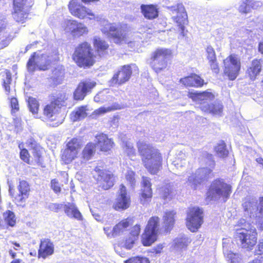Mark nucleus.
Returning <instances> with one entry per match:
<instances>
[{
	"label": "nucleus",
	"instance_id": "f257e3e1",
	"mask_svg": "<svg viewBox=\"0 0 263 263\" xmlns=\"http://www.w3.org/2000/svg\"><path fill=\"white\" fill-rule=\"evenodd\" d=\"M92 43L96 54L91 44L86 41L80 43L75 47L72 59L78 67L84 69L90 68L96 63L98 57L102 58L108 54L109 45L105 40L95 36Z\"/></svg>",
	"mask_w": 263,
	"mask_h": 263
},
{
	"label": "nucleus",
	"instance_id": "f03ea898",
	"mask_svg": "<svg viewBox=\"0 0 263 263\" xmlns=\"http://www.w3.org/2000/svg\"><path fill=\"white\" fill-rule=\"evenodd\" d=\"M144 166L152 175L157 174L161 169L162 156L158 149L152 145L140 142L137 145Z\"/></svg>",
	"mask_w": 263,
	"mask_h": 263
},
{
	"label": "nucleus",
	"instance_id": "7ed1b4c3",
	"mask_svg": "<svg viewBox=\"0 0 263 263\" xmlns=\"http://www.w3.org/2000/svg\"><path fill=\"white\" fill-rule=\"evenodd\" d=\"M67 100L65 93L51 95L50 101L43 108L42 113L38 118L43 121H52L60 111L61 107L64 105Z\"/></svg>",
	"mask_w": 263,
	"mask_h": 263
},
{
	"label": "nucleus",
	"instance_id": "20e7f679",
	"mask_svg": "<svg viewBox=\"0 0 263 263\" xmlns=\"http://www.w3.org/2000/svg\"><path fill=\"white\" fill-rule=\"evenodd\" d=\"M173 56L172 50L168 48H159L151 54L149 65L156 73L161 72L168 67V60Z\"/></svg>",
	"mask_w": 263,
	"mask_h": 263
},
{
	"label": "nucleus",
	"instance_id": "39448f33",
	"mask_svg": "<svg viewBox=\"0 0 263 263\" xmlns=\"http://www.w3.org/2000/svg\"><path fill=\"white\" fill-rule=\"evenodd\" d=\"M101 31L102 33L112 40L117 45L128 43V37L126 30L123 29L121 24L118 26L116 23L104 22L102 25Z\"/></svg>",
	"mask_w": 263,
	"mask_h": 263
},
{
	"label": "nucleus",
	"instance_id": "423d86ee",
	"mask_svg": "<svg viewBox=\"0 0 263 263\" xmlns=\"http://www.w3.org/2000/svg\"><path fill=\"white\" fill-rule=\"evenodd\" d=\"M160 219L157 216L149 218L141 236V241L144 247L151 246L158 239L160 233Z\"/></svg>",
	"mask_w": 263,
	"mask_h": 263
},
{
	"label": "nucleus",
	"instance_id": "0eeeda50",
	"mask_svg": "<svg viewBox=\"0 0 263 263\" xmlns=\"http://www.w3.org/2000/svg\"><path fill=\"white\" fill-rule=\"evenodd\" d=\"M234 238L242 248L251 250L256 244L257 232L255 228H240L236 231Z\"/></svg>",
	"mask_w": 263,
	"mask_h": 263
},
{
	"label": "nucleus",
	"instance_id": "6e6552de",
	"mask_svg": "<svg viewBox=\"0 0 263 263\" xmlns=\"http://www.w3.org/2000/svg\"><path fill=\"white\" fill-rule=\"evenodd\" d=\"M231 193V187L226 183L223 179L217 178L213 181L206 192L205 200L211 201L222 197L226 200Z\"/></svg>",
	"mask_w": 263,
	"mask_h": 263
},
{
	"label": "nucleus",
	"instance_id": "1a4fd4ad",
	"mask_svg": "<svg viewBox=\"0 0 263 263\" xmlns=\"http://www.w3.org/2000/svg\"><path fill=\"white\" fill-rule=\"evenodd\" d=\"M139 71V68L136 64L122 66L109 81V86H121L125 84L129 80L133 72L138 73Z\"/></svg>",
	"mask_w": 263,
	"mask_h": 263
},
{
	"label": "nucleus",
	"instance_id": "9d476101",
	"mask_svg": "<svg viewBox=\"0 0 263 263\" xmlns=\"http://www.w3.org/2000/svg\"><path fill=\"white\" fill-rule=\"evenodd\" d=\"M52 62L50 55L44 53L39 55L36 52H34L30 56L26 66L28 71L31 72L46 71L50 68Z\"/></svg>",
	"mask_w": 263,
	"mask_h": 263
},
{
	"label": "nucleus",
	"instance_id": "9b49d317",
	"mask_svg": "<svg viewBox=\"0 0 263 263\" xmlns=\"http://www.w3.org/2000/svg\"><path fill=\"white\" fill-rule=\"evenodd\" d=\"M185 224L192 232H196L203 223V210L199 206H190L186 212Z\"/></svg>",
	"mask_w": 263,
	"mask_h": 263
},
{
	"label": "nucleus",
	"instance_id": "f8f14e48",
	"mask_svg": "<svg viewBox=\"0 0 263 263\" xmlns=\"http://www.w3.org/2000/svg\"><path fill=\"white\" fill-rule=\"evenodd\" d=\"M223 74L231 81L235 80L241 69V61L238 55L231 54L223 60Z\"/></svg>",
	"mask_w": 263,
	"mask_h": 263
},
{
	"label": "nucleus",
	"instance_id": "ddd939ff",
	"mask_svg": "<svg viewBox=\"0 0 263 263\" xmlns=\"http://www.w3.org/2000/svg\"><path fill=\"white\" fill-rule=\"evenodd\" d=\"M94 171L96 173L94 178L98 187L103 190H107L114 185L115 176L109 170L101 169L100 166H97L95 167Z\"/></svg>",
	"mask_w": 263,
	"mask_h": 263
},
{
	"label": "nucleus",
	"instance_id": "4468645a",
	"mask_svg": "<svg viewBox=\"0 0 263 263\" xmlns=\"http://www.w3.org/2000/svg\"><path fill=\"white\" fill-rule=\"evenodd\" d=\"M17 189L18 191V194L15 193L14 189L10 188V196L17 205L24 207L30 195V185L26 180H22L19 181Z\"/></svg>",
	"mask_w": 263,
	"mask_h": 263
},
{
	"label": "nucleus",
	"instance_id": "2eb2a0df",
	"mask_svg": "<svg viewBox=\"0 0 263 263\" xmlns=\"http://www.w3.org/2000/svg\"><path fill=\"white\" fill-rule=\"evenodd\" d=\"M68 8L72 15L80 20L86 18L93 20L96 18L95 14L92 10L80 3L79 0H70Z\"/></svg>",
	"mask_w": 263,
	"mask_h": 263
},
{
	"label": "nucleus",
	"instance_id": "dca6fc26",
	"mask_svg": "<svg viewBox=\"0 0 263 263\" xmlns=\"http://www.w3.org/2000/svg\"><path fill=\"white\" fill-rule=\"evenodd\" d=\"M27 0H13L12 14L14 20L18 23L23 24L28 17L31 5H27Z\"/></svg>",
	"mask_w": 263,
	"mask_h": 263
},
{
	"label": "nucleus",
	"instance_id": "f3484780",
	"mask_svg": "<svg viewBox=\"0 0 263 263\" xmlns=\"http://www.w3.org/2000/svg\"><path fill=\"white\" fill-rule=\"evenodd\" d=\"M130 204L131 198L126 187L123 184H120L113 208L116 211H123L129 208Z\"/></svg>",
	"mask_w": 263,
	"mask_h": 263
},
{
	"label": "nucleus",
	"instance_id": "a211bd4d",
	"mask_svg": "<svg viewBox=\"0 0 263 263\" xmlns=\"http://www.w3.org/2000/svg\"><path fill=\"white\" fill-rule=\"evenodd\" d=\"M151 179L145 176L142 177L141 189L139 194V201L143 205H147L151 202L153 191Z\"/></svg>",
	"mask_w": 263,
	"mask_h": 263
},
{
	"label": "nucleus",
	"instance_id": "6ab92c4d",
	"mask_svg": "<svg viewBox=\"0 0 263 263\" xmlns=\"http://www.w3.org/2000/svg\"><path fill=\"white\" fill-rule=\"evenodd\" d=\"M133 218L128 217L119 221L114 226L112 230L109 227H106L104 228V230L108 237H115L122 234L133 224Z\"/></svg>",
	"mask_w": 263,
	"mask_h": 263
},
{
	"label": "nucleus",
	"instance_id": "aec40b11",
	"mask_svg": "<svg viewBox=\"0 0 263 263\" xmlns=\"http://www.w3.org/2000/svg\"><path fill=\"white\" fill-rule=\"evenodd\" d=\"M96 85V82L90 79L81 81L73 92L74 99L75 100H83L88 93L91 92Z\"/></svg>",
	"mask_w": 263,
	"mask_h": 263
},
{
	"label": "nucleus",
	"instance_id": "412c9836",
	"mask_svg": "<svg viewBox=\"0 0 263 263\" xmlns=\"http://www.w3.org/2000/svg\"><path fill=\"white\" fill-rule=\"evenodd\" d=\"M63 28L65 31L69 32L73 36L80 37L88 32L87 28L83 23L74 20L65 21Z\"/></svg>",
	"mask_w": 263,
	"mask_h": 263
},
{
	"label": "nucleus",
	"instance_id": "4be33fe9",
	"mask_svg": "<svg viewBox=\"0 0 263 263\" xmlns=\"http://www.w3.org/2000/svg\"><path fill=\"white\" fill-rule=\"evenodd\" d=\"M95 144L100 152L105 153H109L115 146L114 139L103 133H99L95 136Z\"/></svg>",
	"mask_w": 263,
	"mask_h": 263
},
{
	"label": "nucleus",
	"instance_id": "5701e85b",
	"mask_svg": "<svg viewBox=\"0 0 263 263\" xmlns=\"http://www.w3.org/2000/svg\"><path fill=\"white\" fill-rule=\"evenodd\" d=\"M262 69V60L261 59H253L250 65L247 67L245 77L250 82H254L258 79Z\"/></svg>",
	"mask_w": 263,
	"mask_h": 263
},
{
	"label": "nucleus",
	"instance_id": "b1692460",
	"mask_svg": "<svg viewBox=\"0 0 263 263\" xmlns=\"http://www.w3.org/2000/svg\"><path fill=\"white\" fill-rule=\"evenodd\" d=\"M141 231V226L139 223L135 224L131 228L123 240V246L125 249L130 250L134 247L139 239Z\"/></svg>",
	"mask_w": 263,
	"mask_h": 263
},
{
	"label": "nucleus",
	"instance_id": "393cba45",
	"mask_svg": "<svg viewBox=\"0 0 263 263\" xmlns=\"http://www.w3.org/2000/svg\"><path fill=\"white\" fill-rule=\"evenodd\" d=\"M179 82L186 87L201 88L206 84L204 79L195 73L181 78Z\"/></svg>",
	"mask_w": 263,
	"mask_h": 263
},
{
	"label": "nucleus",
	"instance_id": "a878e982",
	"mask_svg": "<svg viewBox=\"0 0 263 263\" xmlns=\"http://www.w3.org/2000/svg\"><path fill=\"white\" fill-rule=\"evenodd\" d=\"M177 213L174 210L166 211L162 217V233L169 234L173 230L176 222Z\"/></svg>",
	"mask_w": 263,
	"mask_h": 263
},
{
	"label": "nucleus",
	"instance_id": "bb28decb",
	"mask_svg": "<svg viewBox=\"0 0 263 263\" xmlns=\"http://www.w3.org/2000/svg\"><path fill=\"white\" fill-rule=\"evenodd\" d=\"M54 252L53 243L49 239L45 238L40 241L37 252L38 258L46 259L52 255Z\"/></svg>",
	"mask_w": 263,
	"mask_h": 263
},
{
	"label": "nucleus",
	"instance_id": "cd10ccee",
	"mask_svg": "<svg viewBox=\"0 0 263 263\" xmlns=\"http://www.w3.org/2000/svg\"><path fill=\"white\" fill-rule=\"evenodd\" d=\"M199 108L206 114H210L213 116H221L223 112V106L219 102L209 103L206 102L199 103Z\"/></svg>",
	"mask_w": 263,
	"mask_h": 263
},
{
	"label": "nucleus",
	"instance_id": "c85d7f7f",
	"mask_svg": "<svg viewBox=\"0 0 263 263\" xmlns=\"http://www.w3.org/2000/svg\"><path fill=\"white\" fill-rule=\"evenodd\" d=\"M141 12L145 18L147 20H154L159 15L157 6L153 4H142L140 6Z\"/></svg>",
	"mask_w": 263,
	"mask_h": 263
},
{
	"label": "nucleus",
	"instance_id": "c756f323",
	"mask_svg": "<svg viewBox=\"0 0 263 263\" xmlns=\"http://www.w3.org/2000/svg\"><path fill=\"white\" fill-rule=\"evenodd\" d=\"M205 52L211 69L214 73H218L219 72V67L214 49L211 45H209L205 49Z\"/></svg>",
	"mask_w": 263,
	"mask_h": 263
},
{
	"label": "nucleus",
	"instance_id": "7c9ffc66",
	"mask_svg": "<svg viewBox=\"0 0 263 263\" xmlns=\"http://www.w3.org/2000/svg\"><path fill=\"white\" fill-rule=\"evenodd\" d=\"M187 96L193 101H199L200 102L211 101L214 99V95L211 92L206 90L199 92H189Z\"/></svg>",
	"mask_w": 263,
	"mask_h": 263
},
{
	"label": "nucleus",
	"instance_id": "2f4dec72",
	"mask_svg": "<svg viewBox=\"0 0 263 263\" xmlns=\"http://www.w3.org/2000/svg\"><path fill=\"white\" fill-rule=\"evenodd\" d=\"M64 211L66 214L70 218H73L78 220H83V216L73 203H68L64 204Z\"/></svg>",
	"mask_w": 263,
	"mask_h": 263
},
{
	"label": "nucleus",
	"instance_id": "473e14b6",
	"mask_svg": "<svg viewBox=\"0 0 263 263\" xmlns=\"http://www.w3.org/2000/svg\"><path fill=\"white\" fill-rule=\"evenodd\" d=\"M96 145L92 142H88L82 152L81 158L84 161H88L92 159L96 153Z\"/></svg>",
	"mask_w": 263,
	"mask_h": 263
},
{
	"label": "nucleus",
	"instance_id": "72a5a7b5",
	"mask_svg": "<svg viewBox=\"0 0 263 263\" xmlns=\"http://www.w3.org/2000/svg\"><path fill=\"white\" fill-rule=\"evenodd\" d=\"M2 85L7 95H10L11 93L10 85L12 83V74L10 71L6 69L2 76Z\"/></svg>",
	"mask_w": 263,
	"mask_h": 263
},
{
	"label": "nucleus",
	"instance_id": "f704fd0d",
	"mask_svg": "<svg viewBox=\"0 0 263 263\" xmlns=\"http://www.w3.org/2000/svg\"><path fill=\"white\" fill-rule=\"evenodd\" d=\"M3 221L7 228L14 227L16 223V217L13 212L6 210L3 213Z\"/></svg>",
	"mask_w": 263,
	"mask_h": 263
},
{
	"label": "nucleus",
	"instance_id": "c9c22d12",
	"mask_svg": "<svg viewBox=\"0 0 263 263\" xmlns=\"http://www.w3.org/2000/svg\"><path fill=\"white\" fill-rule=\"evenodd\" d=\"M173 20L178 24L182 34L184 35L185 25L188 23L186 13L185 11L178 12L177 15L173 17Z\"/></svg>",
	"mask_w": 263,
	"mask_h": 263
},
{
	"label": "nucleus",
	"instance_id": "e433bc0d",
	"mask_svg": "<svg viewBox=\"0 0 263 263\" xmlns=\"http://www.w3.org/2000/svg\"><path fill=\"white\" fill-rule=\"evenodd\" d=\"M125 106L123 104L114 103L111 106L105 107H101L94 111V113L96 115H100L104 114L108 112H111L117 110L123 109Z\"/></svg>",
	"mask_w": 263,
	"mask_h": 263
},
{
	"label": "nucleus",
	"instance_id": "4c0bfd02",
	"mask_svg": "<svg viewBox=\"0 0 263 263\" xmlns=\"http://www.w3.org/2000/svg\"><path fill=\"white\" fill-rule=\"evenodd\" d=\"M79 154L64 148L62 151L61 155V160L65 164L71 163L74 160L78 157Z\"/></svg>",
	"mask_w": 263,
	"mask_h": 263
},
{
	"label": "nucleus",
	"instance_id": "58836bf2",
	"mask_svg": "<svg viewBox=\"0 0 263 263\" xmlns=\"http://www.w3.org/2000/svg\"><path fill=\"white\" fill-rule=\"evenodd\" d=\"M52 81L55 84L61 83L65 75V69L63 66L57 67L52 70Z\"/></svg>",
	"mask_w": 263,
	"mask_h": 263
},
{
	"label": "nucleus",
	"instance_id": "ea45409f",
	"mask_svg": "<svg viewBox=\"0 0 263 263\" xmlns=\"http://www.w3.org/2000/svg\"><path fill=\"white\" fill-rule=\"evenodd\" d=\"M27 102L29 110L38 118L37 115L40 109V103L38 100L32 97H28Z\"/></svg>",
	"mask_w": 263,
	"mask_h": 263
},
{
	"label": "nucleus",
	"instance_id": "a19ab883",
	"mask_svg": "<svg viewBox=\"0 0 263 263\" xmlns=\"http://www.w3.org/2000/svg\"><path fill=\"white\" fill-rule=\"evenodd\" d=\"M81 147L78 138L74 137L66 142L65 148L79 154Z\"/></svg>",
	"mask_w": 263,
	"mask_h": 263
},
{
	"label": "nucleus",
	"instance_id": "79ce46f5",
	"mask_svg": "<svg viewBox=\"0 0 263 263\" xmlns=\"http://www.w3.org/2000/svg\"><path fill=\"white\" fill-rule=\"evenodd\" d=\"M71 119L73 121H77L82 120L87 116L86 107L81 106L79 107L76 110L72 112Z\"/></svg>",
	"mask_w": 263,
	"mask_h": 263
},
{
	"label": "nucleus",
	"instance_id": "37998d69",
	"mask_svg": "<svg viewBox=\"0 0 263 263\" xmlns=\"http://www.w3.org/2000/svg\"><path fill=\"white\" fill-rule=\"evenodd\" d=\"M161 198L164 200H171L174 196L173 189L170 185H165L160 188Z\"/></svg>",
	"mask_w": 263,
	"mask_h": 263
},
{
	"label": "nucleus",
	"instance_id": "c03bdc74",
	"mask_svg": "<svg viewBox=\"0 0 263 263\" xmlns=\"http://www.w3.org/2000/svg\"><path fill=\"white\" fill-rule=\"evenodd\" d=\"M214 151L219 157L222 158L227 157L229 154L226 144L223 141H221L215 146Z\"/></svg>",
	"mask_w": 263,
	"mask_h": 263
},
{
	"label": "nucleus",
	"instance_id": "a18cd8bd",
	"mask_svg": "<svg viewBox=\"0 0 263 263\" xmlns=\"http://www.w3.org/2000/svg\"><path fill=\"white\" fill-rule=\"evenodd\" d=\"M33 159L31 160L32 165L43 166V158L41 147L32 152Z\"/></svg>",
	"mask_w": 263,
	"mask_h": 263
},
{
	"label": "nucleus",
	"instance_id": "49530a36",
	"mask_svg": "<svg viewBox=\"0 0 263 263\" xmlns=\"http://www.w3.org/2000/svg\"><path fill=\"white\" fill-rule=\"evenodd\" d=\"M18 147L20 150V158L24 162L28 164L31 165L30 155L27 149L23 147V144L20 143Z\"/></svg>",
	"mask_w": 263,
	"mask_h": 263
},
{
	"label": "nucleus",
	"instance_id": "de8ad7c7",
	"mask_svg": "<svg viewBox=\"0 0 263 263\" xmlns=\"http://www.w3.org/2000/svg\"><path fill=\"white\" fill-rule=\"evenodd\" d=\"M9 103L10 108V114L12 116H15L20 110L18 99L15 97H11L9 99Z\"/></svg>",
	"mask_w": 263,
	"mask_h": 263
},
{
	"label": "nucleus",
	"instance_id": "09e8293b",
	"mask_svg": "<svg viewBox=\"0 0 263 263\" xmlns=\"http://www.w3.org/2000/svg\"><path fill=\"white\" fill-rule=\"evenodd\" d=\"M14 130L18 133L23 129V122L21 117L14 116L12 120Z\"/></svg>",
	"mask_w": 263,
	"mask_h": 263
},
{
	"label": "nucleus",
	"instance_id": "8fccbe9b",
	"mask_svg": "<svg viewBox=\"0 0 263 263\" xmlns=\"http://www.w3.org/2000/svg\"><path fill=\"white\" fill-rule=\"evenodd\" d=\"M191 242V239L187 237H182L176 242V246L181 250L186 249Z\"/></svg>",
	"mask_w": 263,
	"mask_h": 263
},
{
	"label": "nucleus",
	"instance_id": "3c124183",
	"mask_svg": "<svg viewBox=\"0 0 263 263\" xmlns=\"http://www.w3.org/2000/svg\"><path fill=\"white\" fill-rule=\"evenodd\" d=\"M124 262V263H150L147 257L139 256L132 257Z\"/></svg>",
	"mask_w": 263,
	"mask_h": 263
},
{
	"label": "nucleus",
	"instance_id": "603ef678",
	"mask_svg": "<svg viewBox=\"0 0 263 263\" xmlns=\"http://www.w3.org/2000/svg\"><path fill=\"white\" fill-rule=\"evenodd\" d=\"M256 218L263 221V196L259 197V203L256 209Z\"/></svg>",
	"mask_w": 263,
	"mask_h": 263
},
{
	"label": "nucleus",
	"instance_id": "864d4df0",
	"mask_svg": "<svg viewBox=\"0 0 263 263\" xmlns=\"http://www.w3.org/2000/svg\"><path fill=\"white\" fill-rule=\"evenodd\" d=\"M135 175V172L132 170L128 171L125 174V179L126 181L133 188L135 187L136 182Z\"/></svg>",
	"mask_w": 263,
	"mask_h": 263
},
{
	"label": "nucleus",
	"instance_id": "5fc2aeb1",
	"mask_svg": "<svg viewBox=\"0 0 263 263\" xmlns=\"http://www.w3.org/2000/svg\"><path fill=\"white\" fill-rule=\"evenodd\" d=\"M255 254L257 256V259L263 262V240H259L255 250Z\"/></svg>",
	"mask_w": 263,
	"mask_h": 263
},
{
	"label": "nucleus",
	"instance_id": "6e6d98bb",
	"mask_svg": "<svg viewBox=\"0 0 263 263\" xmlns=\"http://www.w3.org/2000/svg\"><path fill=\"white\" fill-rule=\"evenodd\" d=\"M50 187L55 194H59L61 191V188L59 185L58 180L57 179L51 180Z\"/></svg>",
	"mask_w": 263,
	"mask_h": 263
},
{
	"label": "nucleus",
	"instance_id": "4d7b16f0",
	"mask_svg": "<svg viewBox=\"0 0 263 263\" xmlns=\"http://www.w3.org/2000/svg\"><path fill=\"white\" fill-rule=\"evenodd\" d=\"M248 0L242 2L239 7V11L241 13H248L250 11L251 7L248 3Z\"/></svg>",
	"mask_w": 263,
	"mask_h": 263
},
{
	"label": "nucleus",
	"instance_id": "13d9d810",
	"mask_svg": "<svg viewBox=\"0 0 263 263\" xmlns=\"http://www.w3.org/2000/svg\"><path fill=\"white\" fill-rule=\"evenodd\" d=\"M26 144L29 147L33 149V151L36 150V149H37L41 147L40 144L37 143L35 139L33 138H31L28 139L26 142Z\"/></svg>",
	"mask_w": 263,
	"mask_h": 263
},
{
	"label": "nucleus",
	"instance_id": "bf43d9fd",
	"mask_svg": "<svg viewBox=\"0 0 263 263\" xmlns=\"http://www.w3.org/2000/svg\"><path fill=\"white\" fill-rule=\"evenodd\" d=\"M164 245L162 243H159L153 248L151 252L155 255H158L160 254L163 251Z\"/></svg>",
	"mask_w": 263,
	"mask_h": 263
},
{
	"label": "nucleus",
	"instance_id": "052dcab7",
	"mask_svg": "<svg viewBox=\"0 0 263 263\" xmlns=\"http://www.w3.org/2000/svg\"><path fill=\"white\" fill-rule=\"evenodd\" d=\"M9 253L11 257L13 259H14L13 260H12L10 263H22V260L21 259H15L16 256V254L15 252L13 251L12 250H9Z\"/></svg>",
	"mask_w": 263,
	"mask_h": 263
},
{
	"label": "nucleus",
	"instance_id": "680f3d73",
	"mask_svg": "<svg viewBox=\"0 0 263 263\" xmlns=\"http://www.w3.org/2000/svg\"><path fill=\"white\" fill-rule=\"evenodd\" d=\"M252 205V202L250 200H245L242 204L243 210L245 212L249 211V210L250 209Z\"/></svg>",
	"mask_w": 263,
	"mask_h": 263
},
{
	"label": "nucleus",
	"instance_id": "e2e57ef3",
	"mask_svg": "<svg viewBox=\"0 0 263 263\" xmlns=\"http://www.w3.org/2000/svg\"><path fill=\"white\" fill-rule=\"evenodd\" d=\"M64 208V204L59 203H53L51 206V210L54 212H59L60 210Z\"/></svg>",
	"mask_w": 263,
	"mask_h": 263
},
{
	"label": "nucleus",
	"instance_id": "0e129e2a",
	"mask_svg": "<svg viewBox=\"0 0 263 263\" xmlns=\"http://www.w3.org/2000/svg\"><path fill=\"white\" fill-rule=\"evenodd\" d=\"M205 157L206 159L210 160L212 162V168H214L215 166V162L213 159V157L212 154L206 153L205 155Z\"/></svg>",
	"mask_w": 263,
	"mask_h": 263
},
{
	"label": "nucleus",
	"instance_id": "69168bd1",
	"mask_svg": "<svg viewBox=\"0 0 263 263\" xmlns=\"http://www.w3.org/2000/svg\"><path fill=\"white\" fill-rule=\"evenodd\" d=\"M200 170H201L204 172V177L206 179H208L209 177V175L212 174V169L209 168L207 167H202L200 168Z\"/></svg>",
	"mask_w": 263,
	"mask_h": 263
},
{
	"label": "nucleus",
	"instance_id": "338daca9",
	"mask_svg": "<svg viewBox=\"0 0 263 263\" xmlns=\"http://www.w3.org/2000/svg\"><path fill=\"white\" fill-rule=\"evenodd\" d=\"M258 51L262 55H263V38L258 43Z\"/></svg>",
	"mask_w": 263,
	"mask_h": 263
},
{
	"label": "nucleus",
	"instance_id": "774afa93",
	"mask_svg": "<svg viewBox=\"0 0 263 263\" xmlns=\"http://www.w3.org/2000/svg\"><path fill=\"white\" fill-rule=\"evenodd\" d=\"M202 178L200 179V181H196V179L195 178H193L192 180V182L193 184L194 185V187H195L198 184H200L201 182L202 181Z\"/></svg>",
	"mask_w": 263,
	"mask_h": 263
}]
</instances>
